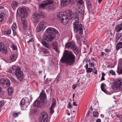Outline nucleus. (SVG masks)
<instances>
[{"label": "nucleus", "instance_id": "4be33fe9", "mask_svg": "<svg viewBox=\"0 0 122 122\" xmlns=\"http://www.w3.org/2000/svg\"><path fill=\"white\" fill-rule=\"evenodd\" d=\"M18 3L15 1H13L11 4V6L13 10H14L16 7H17Z\"/></svg>", "mask_w": 122, "mask_h": 122}, {"label": "nucleus", "instance_id": "473e14b6", "mask_svg": "<svg viewBox=\"0 0 122 122\" xmlns=\"http://www.w3.org/2000/svg\"><path fill=\"white\" fill-rule=\"evenodd\" d=\"M93 115L94 117H97V116L98 115V113L97 111H94L93 113Z\"/></svg>", "mask_w": 122, "mask_h": 122}, {"label": "nucleus", "instance_id": "ea45409f", "mask_svg": "<svg viewBox=\"0 0 122 122\" xmlns=\"http://www.w3.org/2000/svg\"><path fill=\"white\" fill-rule=\"evenodd\" d=\"M77 3L78 4L81 5L83 3L82 0H77Z\"/></svg>", "mask_w": 122, "mask_h": 122}, {"label": "nucleus", "instance_id": "5701e85b", "mask_svg": "<svg viewBox=\"0 0 122 122\" xmlns=\"http://www.w3.org/2000/svg\"><path fill=\"white\" fill-rule=\"evenodd\" d=\"M64 15H65L62 12H58L57 15V17L60 19V20L64 16Z\"/></svg>", "mask_w": 122, "mask_h": 122}, {"label": "nucleus", "instance_id": "412c9836", "mask_svg": "<svg viewBox=\"0 0 122 122\" xmlns=\"http://www.w3.org/2000/svg\"><path fill=\"white\" fill-rule=\"evenodd\" d=\"M122 30V23L120 25H117L116 27L115 30L117 32H118Z\"/></svg>", "mask_w": 122, "mask_h": 122}, {"label": "nucleus", "instance_id": "8fccbe9b", "mask_svg": "<svg viewBox=\"0 0 122 122\" xmlns=\"http://www.w3.org/2000/svg\"><path fill=\"white\" fill-rule=\"evenodd\" d=\"M34 41V39L32 38L31 39L27 41V43L28 44H29L30 42H31L33 41Z\"/></svg>", "mask_w": 122, "mask_h": 122}, {"label": "nucleus", "instance_id": "ddd939ff", "mask_svg": "<svg viewBox=\"0 0 122 122\" xmlns=\"http://www.w3.org/2000/svg\"><path fill=\"white\" fill-rule=\"evenodd\" d=\"M45 23L44 22H41L39 24V25L37 27L36 31L38 32H40L41 30H44L46 28Z\"/></svg>", "mask_w": 122, "mask_h": 122}, {"label": "nucleus", "instance_id": "9b49d317", "mask_svg": "<svg viewBox=\"0 0 122 122\" xmlns=\"http://www.w3.org/2000/svg\"><path fill=\"white\" fill-rule=\"evenodd\" d=\"M14 74L19 80L21 81L22 80L23 74L19 67L17 68V69Z\"/></svg>", "mask_w": 122, "mask_h": 122}, {"label": "nucleus", "instance_id": "49530a36", "mask_svg": "<svg viewBox=\"0 0 122 122\" xmlns=\"http://www.w3.org/2000/svg\"><path fill=\"white\" fill-rule=\"evenodd\" d=\"M54 108H53V107H51L50 108V113L51 114H52L54 112V110H53V109Z\"/></svg>", "mask_w": 122, "mask_h": 122}, {"label": "nucleus", "instance_id": "a878e982", "mask_svg": "<svg viewBox=\"0 0 122 122\" xmlns=\"http://www.w3.org/2000/svg\"><path fill=\"white\" fill-rule=\"evenodd\" d=\"M122 48V42H119L117 45L116 46L117 50L118 51L119 49Z\"/></svg>", "mask_w": 122, "mask_h": 122}, {"label": "nucleus", "instance_id": "603ef678", "mask_svg": "<svg viewBox=\"0 0 122 122\" xmlns=\"http://www.w3.org/2000/svg\"><path fill=\"white\" fill-rule=\"evenodd\" d=\"M33 112L34 114H36L37 112V111L36 109H34L33 111Z\"/></svg>", "mask_w": 122, "mask_h": 122}, {"label": "nucleus", "instance_id": "b1692460", "mask_svg": "<svg viewBox=\"0 0 122 122\" xmlns=\"http://www.w3.org/2000/svg\"><path fill=\"white\" fill-rule=\"evenodd\" d=\"M122 36L121 33H118L117 34L116 36V39L115 41L116 42H117L119 39L121 38Z\"/></svg>", "mask_w": 122, "mask_h": 122}, {"label": "nucleus", "instance_id": "20e7f679", "mask_svg": "<svg viewBox=\"0 0 122 122\" xmlns=\"http://www.w3.org/2000/svg\"><path fill=\"white\" fill-rule=\"evenodd\" d=\"M66 15L63 17L61 20L62 23L64 25L67 24L69 19H71L74 16V14L70 10H67L66 11Z\"/></svg>", "mask_w": 122, "mask_h": 122}, {"label": "nucleus", "instance_id": "6ab92c4d", "mask_svg": "<svg viewBox=\"0 0 122 122\" xmlns=\"http://www.w3.org/2000/svg\"><path fill=\"white\" fill-rule=\"evenodd\" d=\"M21 20L24 29L25 30H26L27 27L26 20L24 18H22Z\"/></svg>", "mask_w": 122, "mask_h": 122}, {"label": "nucleus", "instance_id": "0eeeda50", "mask_svg": "<svg viewBox=\"0 0 122 122\" xmlns=\"http://www.w3.org/2000/svg\"><path fill=\"white\" fill-rule=\"evenodd\" d=\"M17 15L22 17L24 15L25 17H26L28 15V13L25 8L24 7H19L17 10Z\"/></svg>", "mask_w": 122, "mask_h": 122}, {"label": "nucleus", "instance_id": "4d7b16f0", "mask_svg": "<svg viewBox=\"0 0 122 122\" xmlns=\"http://www.w3.org/2000/svg\"><path fill=\"white\" fill-rule=\"evenodd\" d=\"M72 107V106L71 104V102H70L68 104V107L69 108H71Z\"/></svg>", "mask_w": 122, "mask_h": 122}, {"label": "nucleus", "instance_id": "39448f33", "mask_svg": "<svg viewBox=\"0 0 122 122\" xmlns=\"http://www.w3.org/2000/svg\"><path fill=\"white\" fill-rule=\"evenodd\" d=\"M65 46L67 48H69L72 49L76 55L78 54V47L76 45L74 42L72 41L68 42L66 44Z\"/></svg>", "mask_w": 122, "mask_h": 122}, {"label": "nucleus", "instance_id": "a211bd4d", "mask_svg": "<svg viewBox=\"0 0 122 122\" xmlns=\"http://www.w3.org/2000/svg\"><path fill=\"white\" fill-rule=\"evenodd\" d=\"M42 105V103L38 100H36L34 103L33 105L35 107H41Z\"/></svg>", "mask_w": 122, "mask_h": 122}, {"label": "nucleus", "instance_id": "7ed1b4c3", "mask_svg": "<svg viewBox=\"0 0 122 122\" xmlns=\"http://www.w3.org/2000/svg\"><path fill=\"white\" fill-rule=\"evenodd\" d=\"M46 31L47 34L44 39L50 42L52 41L55 37V33L57 34L58 33L56 30L53 28H48L46 29Z\"/></svg>", "mask_w": 122, "mask_h": 122}, {"label": "nucleus", "instance_id": "cd10ccee", "mask_svg": "<svg viewBox=\"0 0 122 122\" xmlns=\"http://www.w3.org/2000/svg\"><path fill=\"white\" fill-rule=\"evenodd\" d=\"M9 95L10 96L11 95L13 94V90L11 87H9L7 90Z\"/></svg>", "mask_w": 122, "mask_h": 122}, {"label": "nucleus", "instance_id": "aec40b11", "mask_svg": "<svg viewBox=\"0 0 122 122\" xmlns=\"http://www.w3.org/2000/svg\"><path fill=\"white\" fill-rule=\"evenodd\" d=\"M57 6L56 5H52L49 6L47 7V9L49 10L54 11L57 8Z\"/></svg>", "mask_w": 122, "mask_h": 122}, {"label": "nucleus", "instance_id": "c85d7f7f", "mask_svg": "<svg viewBox=\"0 0 122 122\" xmlns=\"http://www.w3.org/2000/svg\"><path fill=\"white\" fill-rule=\"evenodd\" d=\"M42 50L43 53L44 54H47L49 53L48 50L46 49L45 48H42Z\"/></svg>", "mask_w": 122, "mask_h": 122}, {"label": "nucleus", "instance_id": "f03ea898", "mask_svg": "<svg viewBox=\"0 0 122 122\" xmlns=\"http://www.w3.org/2000/svg\"><path fill=\"white\" fill-rule=\"evenodd\" d=\"M80 9H78V14L77 11L76 13L75 16L73 19V20L75 22L73 23V27L74 28V31L75 32H78L79 34L81 35L83 33V29L82 25L81 24H79V15L80 14H82L84 13V10L83 9L81 11H80Z\"/></svg>", "mask_w": 122, "mask_h": 122}, {"label": "nucleus", "instance_id": "f257e3e1", "mask_svg": "<svg viewBox=\"0 0 122 122\" xmlns=\"http://www.w3.org/2000/svg\"><path fill=\"white\" fill-rule=\"evenodd\" d=\"M76 60V56L72 51L65 50L60 61L62 63H65L68 65L72 66L75 64Z\"/></svg>", "mask_w": 122, "mask_h": 122}, {"label": "nucleus", "instance_id": "4c0bfd02", "mask_svg": "<svg viewBox=\"0 0 122 122\" xmlns=\"http://www.w3.org/2000/svg\"><path fill=\"white\" fill-rule=\"evenodd\" d=\"M52 46L53 48L54 49V50L56 51H57V46L54 44H52Z\"/></svg>", "mask_w": 122, "mask_h": 122}, {"label": "nucleus", "instance_id": "864d4df0", "mask_svg": "<svg viewBox=\"0 0 122 122\" xmlns=\"http://www.w3.org/2000/svg\"><path fill=\"white\" fill-rule=\"evenodd\" d=\"M111 50L110 49H107L105 50V51L106 52L109 53L110 51Z\"/></svg>", "mask_w": 122, "mask_h": 122}, {"label": "nucleus", "instance_id": "2eb2a0df", "mask_svg": "<svg viewBox=\"0 0 122 122\" xmlns=\"http://www.w3.org/2000/svg\"><path fill=\"white\" fill-rule=\"evenodd\" d=\"M6 46L2 43L0 42V51L3 53L6 54L7 52Z\"/></svg>", "mask_w": 122, "mask_h": 122}, {"label": "nucleus", "instance_id": "423d86ee", "mask_svg": "<svg viewBox=\"0 0 122 122\" xmlns=\"http://www.w3.org/2000/svg\"><path fill=\"white\" fill-rule=\"evenodd\" d=\"M112 88L114 90H118L122 89V81L121 78L117 79L113 83Z\"/></svg>", "mask_w": 122, "mask_h": 122}, {"label": "nucleus", "instance_id": "f3484780", "mask_svg": "<svg viewBox=\"0 0 122 122\" xmlns=\"http://www.w3.org/2000/svg\"><path fill=\"white\" fill-rule=\"evenodd\" d=\"M18 67H17L16 66H13L11 67L9 70V72L10 73H15L17 69V68Z\"/></svg>", "mask_w": 122, "mask_h": 122}, {"label": "nucleus", "instance_id": "3c124183", "mask_svg": "<svg viewBox=\"0 0 122 122\" xmlns=\"http://www.w3.org/2000/svg\"><path fill=\"white\" fill-rule=\"evenodd\" d=\"M92 72L95 74H97V71L95 69V68L94 67L93 70L92 71Z\"/></svg>", "mask_w": 122, "mask_h": 122}, {"label": "nucleus", "instance_id": "13d9d810", "mask_svg": "<svg viewBox=\"0 0 122 122\" xmlns=\"http://www.w3.org/2000/svg\"><path fill=\"white\" fill-rule=\"evenodd\" d=\"M12 30L13 31V34L14 36L16 34V33L15 32V30L13 29H12Z\"/></svg>", "mask_w": 122, "mask_h": 122}, {"label": "nucleus", "instance_id": "680f3d73", "mask_svg": "<svg viewBox=\"0 0 122 122\" xmlns=\"http://www.w3.org/2000/svg\"><path fill=\"white\" fill-rule=\"evenodd\" d=\"M3 106V103L1 102H0V107H2Z\"/></svg>", "mask_w": 122, "mask_h": 122}, {"label": "nucleus", "instance_id": "6e6d98bb", "mask_svg": "<svg viewBox=\"0 0 122 122\" xmlns=\"http://www.w3.org/2000/svg\"><path fill=\"white\" fill-rule=\"evenodd\" d=\"M105 54V53L103 52H102L101 53V54L100 56H101V57H103L104 56V54Z\"/></svg>", "mask_w": 122, "mask_h": 122}, {"label": "nucleus", "instance_id": "0e129e2a", "mask_svg": "<svg viewBox=\"0 0 122 122\" xmlns=\"http://www.w3.org/2000/svg\"><path fill=\"white\" fill-rule=\"evenodd\" d=\"M73 105L75 106H77V104H76V103L75 102H73Z\"/></svg>", "mask_w": 122, "mask_h": 122}, {"label": "nucleus", "instance_id": "79ce46f5", "mask_svg": "<svg viewBox=\"0 0 122 122\" xmlns=\"http://www.w3.org/2000/svg\"><path fill=\"white\" fill-rule=\"evenodd\" d=\"M86 70L87 73L91 72L93 71V69L91 68H89Z\"/></svg>", "mask_w": 122, "mask_h": 122}, {"label": "nucleus", "instance_id": "f8f14e48", "mask_svg": "<svg viewBox=\"0 0 122 122\" xmlns=\"http://www.w3.org/2000/svg\"><path fill=\"white\" fill-rule=\"evenodd\" d=\"M10 81L9 80L6 78H2L0 80V85L2 86L5 85L7 86H9L10 85Z\"/></svg>", "mask_w": 122, "mask_h": 122}, {"label": "nucleus", "instance_id": "dca6fc26", "mask_svg": "<svg viewBox=\"0 0 122 122\" xmlns=\"http://www.w3.org/2000/svg\"><path fill=\"white\" fill-rule=\"evenodd\" d=\"M41 43L44 46L48 49H50V46L49 45L48 41H46L45 39H43L42 40Z\"/></svg>", "mask_w": 122, "mask_h": 122}, {"label": "nucleus", "instance_id": "052dcab7", "mask_svg": "<svg viewBox=\"0 0 122 122\" xmlns=\"http://www.w3.org/2000/svg\"><path fill=\"white\" fill-rule=\"evenodd\" d=\"M96 122H101V120L100 119H97V120Z\"/></svg>", "mask_w": 122, "mask_h": 122}, {"label": "nucleus", "instance_id": "bf43d9fd", "mask_svg": "<svg viewBox=\"0 0 122 122\" xmlns=\"http://www.w3.org/2000/svg\"><path fill=\"white\" fill-rule=\"evenodd\" d=\"M120 120L121 122H122V114L119 116Z\"/></svg>", "mask_w": 122, "mask_h": 122}, {"label": "nucleus", "instance_id": "bb28decb", "mask_svg": "<svg viewBox=\"0 0 122 122\" xmlns=\"http://www.w3.org/2000/svg\"><path fill=\"white\" fill-rule=\"evenodd\" d=\"M32 17L34 19H37L39 18L38 14L36 13L33 14L32 15Z\"/></svg>", "mask_w": 122, "mask_h": 122}, {"label": "nucleus", "instance_id": "37998d69", "mask_svg": "<svg viewBox=\"0 0 122 122\" xmlns=\"http://www.w3.org/2000/svg\"><path fill=\"white\" fill-rule=\"evenodd\" d=\"M12 48L15 50H17L16 46H15L14 44H12Z\"/></svg>", "mask_w": 122, "mask_h": 122}, {"label": "nucleus", "instance_id": "6e6552de", "mask_svg": "<svg viewBox=\"0 0 122 122\" xmlns=\"http://www.w3.org/2000/svg\"><path fill=\"white\" fill-rule=\"evenodd\" d=\"M48 119L47 113L43 112L41 113L39 118V122H47Z\"/></svg>", "mask_w": 122, "mask_h": 122}, {"label": "nucleus", "instance_id": "de8ad7c7", "mask_svg": "<svg viewBox=\"0 0 122 122\" xmlns=\"http://www.w3.org/2000/svg\"><path fill=\"white\" fill-rule=\"evenodd\" d=\"M78 85L77 84L73 85L72 86V88L74 89H75L76 87L78 86Z\"/></svg>", "mask_w": 122, "mask_h": 122}, {"label": "nucleus", "instance_id": "c9c22d12", "mask_svg": "<svg viewBox=\"0 0 122 122\" xmlns=\"http://www.w3.org/2000/svg\"><path fill=\"white\" fill-rule=\"evenodd\" d=\"M56 104V103L55 101H53L51 105V107H53V108H54L55 107Z\"/></svg>", "mask_w": 122, "mask_h": 122}, {"label": "nucleus", "instance_id": "a19ab883", "mask_svg": "<svg viewBox=\"0 0 122 122\" xmlns=\"http://www.w3.org/2000/svg\"><path fill=\"white\" fill-rule=\"evenodd\" d=\"M109 72L113 75H115V72L112 70H111L109 71Z\"/></svg>", "mask_w": 122, "mask_h": 122}, {"label": "nucleus", "instance_id": "58836bf2", "mask_svg": "<svg viewBox=\"0 0 122 122\" xmlns=\"http://www.w3.org/2000/svg\"><path fill=\"white\" fill-rule=\"evenodd\" d=\"M17 28V26L16 25V23L15 22L13 23L12 26V29L16 30Z\"/></svg>", "mask_w": 122, "mask_h": 122}, {"label": "nucleus", "instance_id": "72a5a7b5", "mask_svg": "<svg viewBox=\"0 0 122 122\" xmlns=\"http://www.w3.org/2000/svg\"><path fill=\"white\" fill-rule=\"evenodd\" d=\"M19 113H20V112H19L18 113H17L15 112H13L12 113V116L13 117H18V115Z\"/></svg>", "mask_w": 122, "mask_h": 122}, {"label": "nucleus", "instance_id": "9d476101", "mask_svg": "<svg viewBox=\"0 0 122 122\" xmlns=\"http://www.w3.org/2000/svg\"><path fill=\"white\" fill-rule=\"evenodd\" d=\"M54 1L52 0H46L44 1L41 4H40V8L44 9L45 7L49 4H53Z\"/></svg>", "mask_w": 122, "mask_h": 122}, {"label": "nucleus", "instance_id": "c03bdc74", "mask_svg": "<svg viewBox=\"0 0 122 122\" xmlns=\"http://www.w3.org/2000/svg\"><path fill=\"white\" fill-rule=\"evenodd\" d=\"M5 15L3 13L1 12L0 14V18H2L3 19H4V17Z\"/></svg>", "mask_w": 122, "mask_h": 122}, {"label": "nucleus", "instance_id": "393cba45", "mask_svg": "<svg viewBox=\"0 0 122 122\" xmlns=\"http://www.w3.org/2000/svg\"><path fill=\"white\" fill-rule=\"evenodd\" d=\"M39 17H41L44 18L46 16V15L43 11H42L40 12L38 14Z\"/></svg>", "mask_w": 122, "mask_h": 122}, {"label": "nucleus", "instance_id": "338daca9", "mask_svg": "<svg viewBox=\"0 0 122 122\" xmlns=\"http://www.w3.org/2000/svg\"><path fill=\"white\" fill-rule=\"evenodd\" d=\"M101 79L102 81L104 80L105 79L104 77H103L102 76Z\"/></svg>", "mask_w": 122, "mask_h": 122}, {"label": "nucleus", "instance_id": "a18cd8bd", "mask_svg": "<svg viewBox=\"0 0 122 122\" xmlns=\"http://www.w3.org/2000/svg\"><path fill=\"white\" fill-rule=\"evenodd\" d=\"M89 66L90 67H94V64L93 63V62H92V63L91 62H90L89 63Z\"/></svg>", "mask_w": 122, "mask_h": 122}, {"label": "nucleus", "instance_id": "e2e57ef3", "mask_svg": "<svg viewBox=\"0 0 122 122\" xmlns=\"http://www.w3.org/2000/svg\"><path fill=\"white\" fill-rule=\"evenodd\" d=\"M88 68V64H86V69L87 70Z\"/></svg>", "mask_w": 122, "mask_h": 122}, {"label": "nucleus", "instance_id": "4468645a", "mask_svg": "<svg viewBox=\"0 0 122 122\" xmlns=\"http://www.w3.org/2000/svg\"><path fill=\"white\" fill-rule=\"evenodd\" d=\"M76 0H61V5H62L66 6L69 3L71 4H74Z\"/></svg>", "mask_w": 122, "mask_h": 122}, {"label": "nucleus", "instance_id": "7c9ffc66", "mask_svg": "<svg viewBox=\"0 0 122 122\" xmlns=\"http://www.w3.org/2000/svg\"><path fill=\"white\" fill-rule=\"evenodd\" d=\"M4 33L6 34L7 35H9L11 33V30L9 29L7 30H6L4 31Z\"/></svg>", "mask_w": 122, "mask_h": 122}, {"label": "nucleus", "instance_id": "09e8293b", "mask_svg": "<svg viewBox=\"0 0 122 122\" xmlns=\"http://www.w3.org/2000/svg\"><path fill=\"white\" fill-rule=\"evenodd\" d=\"M87 4L88 6H91V2L89 1H87Z\"/></svg>", "mask_w": 122, "mask_h": 122}, {"label": "nucleus", "instance_id": "5fc2aeb1", "mask_svg": "<svg viewBox=\"0 0 122 122\" xmlns=\"http://www.w3.org/2000/svg\"><path fill=\"white\" fill-rule=\"evenodd\" d=\"M48 80V79L47 78V79H46V80L45 81V84H48L49 83V81Z\"/></svg>", "mask_w": 122, "mask_h": 122}, {"label": "nucleus", "instance_id": "f704fd0d", "mask_svg": "<svg viewBox=\"0 0 122 122\" xmlns=\"http://www.w3.org/2000/svg\"><path fill=\"white\" fill-rule=\"evenodd\" d=\"M117 72L118 74H122V69L118 68Z\"/></svg>", "mask_w": 122, "mask_h": 122}, {"label": "nucleus", "instance_id": "2f4dec72", "mask_svg": "<svg viewBox=\"0 0 122 122\" xmlns=\"http://www.w3.org/2000/svg\"><path fill=\"white\" fill-rule=\"evenodd\" d=\"M104 86L105 85L104 83H102V84H101V87L102 91L103 92H104L106 93V91L104 89Z\"/></svg>", "mask_w": 122, "mask_h": 122}, {"label": "nucleus", "instance_id": "1a4fd4ad", "mask_svg": "<svg viewBox=\"0 0 122 122\" xmlns=\"http://www.w3.org/2000/svg\"><path fill=\"white\" fill-rule=\"evenodd\" d=\"M40 101L43 104L45 105L46 103V95L44 91L42 90L39 96Z\"/></svg>", "mask_w": 122, "mask_h": 122}, {"label": "nucleus", "instance_id": "69168bd1", "mask_svg": "<svg viewBox=\"0 0 122 122\" xmlns=\"http://www.w3.org/2000/svg\"><path fill=\"white\" fill-rule=\"evenodd\" d=\"M105 76V74L104 73H102V77H104Z\"/></svg>", "mask_w": 122, "mask_h": 122}, {"label": "nucleus", "instance_id": "c756f323", "mask_svg": "<svg viewBox=\"0 0 122 122\" xmlns=\"http://www.w3.org/2000/svg\"><path fill=\"white\" fill-rule=\"evenodd\" d=\"M15 54H14L10 56V58L11 60L13 61H14L15 60Z\"/></svg>", "mask_w": 122, "mask_h": 122}, {"label": "nucleus", "instance_id": "e433bc0d", "mask_svg": "<svg viewBox=\"0 0 122 122\" xmlns=\"http://www.w3.org/2000/svg\"><path fill=\"white\" fill-rule=\"evenodd\" d=\"M25 103V101L24 99H22L21 100L20 105H24Z\"/></svg>", "mask_w": 122, "mask_h": 122}, {"label": "nucleus", "instance_id": "774afa93", "mask_svg": "<svg viewBox=\"0 0 122 122\" xmlns=\"http://www.w3.org/2000/svg\"><path fill=\"white\" fill-rule=\"evenodd\" d=\"M90 113V111H88L87 113V116H89V114Z\"/></svg>", "mask_w": 122, "mask_h": 122}]
</instances>
